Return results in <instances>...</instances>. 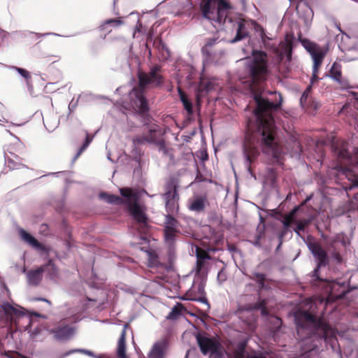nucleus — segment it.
I'll return each instance as SVG.
<instances>
[{"instance_id":"1","label":"nucleus","mask_w":358,"mask_h":358,"mask_svg":"<svg viewBox=\"0 0 358 358\" xmlns=\"http://www.w3.org/2000/svg\"><path fill=\"white\" fill-rule=\"evenodd\" d=\"M245 69L249 89L254 94L257 105L255 109V120H248L243 144L248 169L252 173L251 164L259 156L257 145H259L263 153L271 155L278 164H282V147L278 141L271 113L280 108L282 100L280 96L278 103L270 102L256 92L257 87L267 80L270 73L268 55L265 52L253 50L252 57L248 62Z\"/></svg>"},{"instance_id":"2","label":"nucleus","mask_w":358,"mask_h":358,"mask_svg":"<svg viewBox=\"0 0 358 358\" xmlns=\"http://www.w3.org/2000/svg\"><path fill=\"white\" fill-rule=\"evenodd\" d=\"M138 85L131 90L130 96L133 105L138 110V113L144 115L149 110L148 101L144 95L145 89L148 85L157 87L164 83L162 66L156 64L150 68L149 73L138 72Z\"/></svg>"},{"instance_id":"3","label":"nucleus","mask_w":358,"mask_h":358,"mask_svg":"<svg viewBox=\"0 0 358 358\" xmlns=\"http://www.w3.org/2000/svg\"><path fill=\"white\" fill-rule=\"evenodd\" d=\"M122 197L127 199L126 205L130 216L134 219L138 231L141 234L149 232V218L145 213V209L138 203V196L136 192L129 187L120 189Z\"/></svg>"},{"instance_id":"4","label":"nucleus","mask_w":358,"mask_h":358,"mask_svg":"<svg viewBox=\"0 0 358 358\" xmlns=\"http://www.w3.org/2000/svg\"><path fill=\"white\" fill-rule=\"evenodd\" d=\"M294 317L298 332L301 329H308L310 332L322 331L327 336L331 329L324 318L317 317L307 310L299 309L294 313Z\"/></svg>"},{"instance_id":"5","label":"nucleus","mask_w":358,"mask_h":358,"mask_svg":"<svg viewBox=\"0 0 358 358\" xmlns=\"http://www.w3.org/2000/svg\"><path fill=\"white\" fill-rule=\"evenodd\" d=\"M267 300L262 299L255 303H248L243 306H239L236 310V314L238 317L248 325L250 330L255 329V317L253 311L255 310H260L262 315H267L268 310L267 308Z\"/></svg>"},{"instance_id":"6","label":"nucleus","mask_w":358,"mask_h":358,"mask_svg":"<svg viewBox=\"0 0 358 358\" xmlns=\"http://www.w3.org/2000/svg\"><path fill=\"white\" fill-rule=\"evenodd\" d=\"M196 339L201 352L203 355L210 353L211 358H223L224 350L217 338H209L198 333Z\"/></svg>"},{"instance_id":"7","label":"nucleus","mask_w":358,"mask_h":358,"mask_svg":"<svg viewBox=\"0 0 358 358\" xmlns=\"http://www.w3.org/2000/svg\"><path fill=\"white\" fill-rule=\"evenodd\" d=\"M161 130L157 125L151 126L146 134L138 135L133 138L134 145L152 143L157 145L160 150L166 148L165 141L160 138Z\"/></svg>"},{"instance_id":"8","label":"nucleus","mask_w":358,"mask_h":358,"mask_svg":"<svg viewBox=\"0 0 358 358\" xmlns=\"http://www.w3.org/2000/svg\"><path fill=\"white\" fill-rule=\"evenodd\" d=\"M54 338L60 341L69 340L75 333V328L66 323V320H62L49 329Z\"/></svg>"},{"instance_id":"9","label":"nucleus","mask_w":358,"mask_h":358,"mask_svg":"<svg viewBox=\"0 0 358 358\" xmlns=\"http://www.w3.org/2000/svg\"><path fill=\"white\" fill-rule=\"evenodd\" d=\"M1 307L6 315L7 322L10 325L15 324L17 326L20 320L24 317H26L29 320V323H30V319L26 317L23 308L18 309L8 302L3 303Z\"/></svg>"},{"instance_id":"10","label":"nucleus","mask_w":358,"mask_h":358,"mask_svg":"<svg viewBox=\"0 0 358 358\" xmlns=\"http://www.w3.org/2000/svg\"><path fill=\"white\" fill-rule=\"evenodd\" d=\"M247 343L245 341L239 342L231 353L227 354L229 358H266L263 353L255 350H246Z\"/></svg>"},{"instance_id":"11","label":"nucleus","mask_w":358,"mask_h":358,"mask_svg":"<svg viewBox=\"0 0 358 358\" xmlns=\"http://www.w3.org/2000/svg\"><path fill=\"white\" fill-rule=\"evenodd\" d=\"M233 27L236 29V36L231 41V43H235L248 38L250 35L249 22L241 17H238L231 21Z\"/></svg>"},{"instance_id":"12","label":"nucleus","mask_w":358,"mask_h":358,"mask_svg":"<svg viewBox=\"0 0 358 358\" xmlns=\"http://www.w3.org/2000/svg\"><path fill=\"white\" fill-rule=\"evenodd\" d=\"M339 176H344L350 182L348 186L344 187L347 192L358 187V174H356L351 169L340 166ZM355 199L358 201V193L355 196Z\"/></svg>"},{"instance_id":"13","label":"nucleus","mask_w":358,"mask_h":358,"mask_svg":"<svg viewBox=\"0 0 358 358\" xmlns=\"http://www.w3.org/2000/svg\"><path fill=\"white\" fill-rule=\"evenodd\" d=\"M208 205L206 195H197L188 201L187 208L190 211L201 213L205 211L206 206Z\"/></svg>"},{"instance_id":"14","label":"nucleus","mask_w":358,"mask_h":358,"mask_svg":"<svg viewBox=\"0 0 358 358\" xmlns=\"http://www.w3.org/2000/svg\"><path fill=\"white\" fill-rule=\"evenodd\" d=\"M335 155L341 161H352L353 156L348 151V143L344 141H336L332 144Z\"/></svg>"},{"instance_id":"15","label":"nucleus","mask_w":358,"mask_h":358,"mask_svg":"<svg viewBox=\"0 0 358 358\" xmlns=\"http://www.w3.org/2000/svg\"><path fill=\"white\" fill-rule=\"evenodd\" d=\"M20 234L24 241H25L32 248L37 249L41 252H44L47 256H48L50 251V247H47L41 243L37 239H36L33 236H31L24 229H21L20 231Z\"/></svg>"},{"instance_id":"16","label":"nucleus","mask_w":358,"mask_h":358,"mask_svg":"<svg viewBox=\"0 0 358 358\" xmlns=\"http://www.w3.org/2000/svg\"><path fill=\"white\" fill-rule=\"evenodd\" d=\"M217 0H201L200 10L204 18L212 20L214 19L217 9Z\"/></svg>"},{"instance_id":"17","label":"nucleus","mask_w":358,"mask_h":358,"mask_svg":"<svg viewBox=\"0 0 358 358\" xmlns=\"http://www.w3.org/2000/svg\"><path fill=\"white\" fill-rule=\"evenodd\" d=\"M310 248L313 255L318 260L317 268L322 266H325L328 263L327 255L319 243H312ZM317 269L318 268L315 269L314 272L317 273Z\"/></svg>"},{"instance_id":"18","label":"nucleus","mask_w":358,"mask_h":358,"mask_svg":"<svg viewBox=\"0 0 358 358\" xmlns=\"http://www.w3.org/2000/svg\"><path fill=\"white\" fill-rule=\"evenodd\" d=\"M45 266H41L36 269L28 271L26 273L28 284L34 287L38 286L43 279V275L45 272Z\"/></svg>"},{"instance_id":"19","label":"nucleus","mask_w":358,"mask_h":358,"mask_svg":"<svg viewBox=\"0 0 358 358\" xmlns=\"http://www.w3.org/2000/svg\"><path fill=\"white\" fill-rule=\"evenodd\" d=\"M196 271L197 273L202 272L206 261L211 259L209 253L204 249L197 247L196 248Z\"/></svg>"},{"instance_id":"20","label":"nucleus","mask_w":358,"mask_h":358,"mask_svg":"<svg viewBox=\"0 0 358 358\" xmlns=\"http://www.w3.org/2000/svg\"><path fill=\"white\" fill-rule=\"evenodd\" d=\"M280 50L276 48L275 52L281 59H282L283 57H286L288 61H291L292 54V41L286 38L285 41L280 43Z\"/></svg>"},{"instance_id":"21","label":"nucleus","mask_w":358,"mask_h":358,"mask_svg":"<svg viewBox=\"0 0 358 358\" xmlns=\"http://www.w3.org/2000/svg\"><path fill=\"white\" fill-rule=\"evenodd\" d=\"M124 22L120 18H114L105 20L99 27L100 31L109 34L113 28H117L122 25Z\"/></svg>"},{"instance_id":"22","label":"nucleus","mask_w":358,"mask_h":358,"mask_svg":"<svg viewBox=\"0 0 358 358\" xmlns=\"http://www.w3.org/2000/svg\"><path fill=\"white\" fill-rule=\"evenodd\" d=\"M99 198L105 200L107 203L110 204L126 206L128 202L127 199H123L120 196L108 194L106 192H101L99 194Z\"/></svg>"},{"instance_id":"23","label":"nucleus","mask_w":358,"mask_h":358,"mask_svg":"<svg viewBox=\"0 0 358 358\" xmlns=\"http://www.w3.org/2000/svg\"><path fill=\"white\" fill-rule=\"evenodd\" d=\"M311 90L312 86L311 85H310L306 87V89L301 95V97L300 99V104L301 107L303 108H309L312 107L316 108V106L314 105L311 96H310Z\"/></svg>"},{"instance_id":"24","label":"nucleus","mask_w":358,"mask_h":358,"mask_svg":"<svg viewBox=\"0 0 358 358\" xmlns=\"http://www.w3.org/2000/svg\"><path fill=\"white\" fill-rule=\"evenodd\" d=\"M117 355L118 358H127L126 354V332L125 329L122 331L117 343Z\"/></svg>"},{"instance_id":"25","label":"nucleus","mask_w":358,"mask_h":358,"mask_svg":"<svg viewBox=\"0 0 358 358\" xmlns=\"http://www.w3.org/2000/svg\"><path fill=\"white\" fill-rule=\"evenodd\" d=\"M313 59V67L315 69V72L319 70L320 68L323 59L325 56V52L321 49V48H318L313 53L310 54Z\"/></svg>"},{"instance_id":"26","label":"nucleus","mask_w":358,"mask_h":358,"mask_svg":"<svg viewBox=\"0 0 358 358\" xmlns=\"http://www.w3.org/2000/svg\"><path fill=\"white\" fill-rule=\"evenodd\" d=\"M11 157H8L6 159L7 166L10 170L20 169L25 167L24 164L21 162L22 159L19 158L17 155H11Z\"/></svg>"},{"instance_id":"27","label":"nucleus","mask_w":358,"mask_h":358,"mask_svg":"<svg viewBox=\"0 0 358 358\" xmlns=\"http://www.w3.org/2000/svg\"><path fill=\"white\" fill-rule=\"evenodd\" d=\"M41 266H45V271L50 279L54 280L58 276V269L52 259H48V262Z\"/></svg>"},{"instance_id":"28","label":"nucleus","mask_w":358,"mask_h":358,"mask_svg":"<svg viewBox=\"0 0 358 358\" xmlns=\"http://www.w3.org/2000/svg\"><path fill=\"white\" fill-rule=\"evenodd\" d=\"M229 11L220 10L219 8L216 9L214 19L212 20L215 21L220 24H225L227 21L231 22L234 20L230 17H228V13Z\"/></svg>"},{"instance_id":"29","label":"nucleus","mask_w":358,"mask_h":358,"mask_svg":"<svg viewBox=\"0 0 358 358\" xmlns=\"http://www.w3.org/2000/svg\"><path fill=\"white\" fill-rule=\"evenodd\" d=\"M179 222L173 217V215H166L164 220V229L173 231H179Z\"/></svg>"},{"instance_id":"30","label":"nucleus","mask_w":358,"mask_h":358,"mask_svg":"<svg viewBox=\"0 0 358 358\" xmlns=\"http://www.w3.org/2000/svg\"><path fill=\"white\" fill-rule=\"evenodd\" d=\"M179 199H172L165 201V208L167 215H174L179 210Z\"/></svg>"},{"instance_id":"31","label":"nucleus","mask_w":358,"mask_h":358,"mask_svg":"<svg viewBox=\"0 0 358 358\" xmlns=\"http://www.w3.org/2000/svg\"><path fill=\"white\" fill-rule=\"evenodd\" d=\"M185 310L184 306L180 303H177L171 309V311L169 313L166 318L171 320H175L178 319L181 315L183 310Z\"/></svg>"},{"instance_id":"32","label":"nucleus","mask_w":358,"mask_h":358,"mask_svg":"<svg viewBox=\"0 0 358 358\" xmlns=\"http://www.w3.org/2000/svg\"><path fill=\"white\" fill-rule=\"evenodd\" d=\"M341 71V65L338 62H334L330 70L331 77L336 81L341 83L342 78Z\"/></svg>"},{"instance_id":"33","label":"nucleus","mask_w":358,"mask_h":358,"mask_svg":"<svg viewBox=\"0 0 358 358\" xmlns=\"http://www.w3.org/2000/svg\"><path fill=\"white\" fill-rule=\"evenodd\" d=\"M179 180L176 177H170L165 184V192H178Z\"/></svg>"},{"instance_id":"34","label":"nucleus","mask_w":358,"mask_h":358,"mask_svg":"<svg viewBox=\"0 0 358 358\" xmlns=\"http://www.w3.org/2000/svg\"><path fill=\"white\" fill-rule=\"evenodd\" d=\"M164 345L162 343H155L149 355L150 358H162Z\"/></svg>"},{"instance_id":"35","label":"nucleus","mask_w":358,"mask_h":358,"mask_svg":"<svg viewBox=\"0 0 358 358\" xmlns=\"http://www.w3.org/2000/svg\"><path fill=\"white\" fill-rule=\"evenodd\" d=\"M278 173L274 168H267L264 176L266 182L273 185L277 180Z\"/></svg>"},{"instance_id":"36","label":"nucleus","mask_w":358,"mask_h":358,"mask_svg":"<svg viewBox=\"0 0 358 358\" xmlns=\"http://www.w3.org/2000/svg\"><path fill=\"white\" fill-rule=\"evenodd\" d=\"M295 223L296 224V226L294 229V231L298 235H300V231H304L305 229L311 223V219H310V218L300 219L298 221H295Z\"/></svg>"},{"instance_id":"37","label":"nucleus","mask_w":358,"mask_h":358,"mask_svg":"<svg viewBox=\"0 0 358 358\" xmlns=\"http://www.w3.org/2000/svg\"><path fill=\"white\" fill-rule=\"evenodd\" d=\"M297 208H295L285 216L282 220V224L285 228L290 227L292 223H295V214Z\"/></svg>"},{"instance_id":"38","label":"nucleus","mask_w":358,"mask_h":358,"mask_svg":"<svg viewBox=\"0 0 358 358\" xmlns=\"http://www.w3.org/2000/svg\"><path fill=\"white\" fill-rule=\"evenodd\" d=\"M251 280H254L257 283L259 288L263 289L265 286L266 275L262 273H253L250 276Z\"/></svg>"},{"instance_id":"39","label":"nucleus","mask_w":358,"mask_h":358,"mask_svg":"<svg viewBox=\"0 0 358 358\" xmlns=\"http://www.w3.org/2000/svg\"><path fill=\"white\" fill-rule=\"evenodd\" d=\"M255 30L257 32H259V37L262 40V42L264 43L265 47L268 46V41L271 40V38H270L268 36H267L265 33L264 29L259 24L255 23Z\"/></svg>"},{"instance_id":"40","label":"nucleus","mask_w":358,"mask_h":358,"mask_svg":"<svg viewBox=\"0 0 358 358\" xmlns=\"http://www.w3.org/2000/svg\"><path fill=\"white\" fill-rule=\"evenodd\" d=\"M302 44L304 46V48H306V50L310 53V54H312L315 51H316L318 48H320V47L317 45L316 43H313L311 41H310L309 40H307V39H304L302 41Z\"/></svg>"},{"instance_id":"41","label":"nucleus","mask_w":358,"mask_h":358,"mask_svg":"<svg viewBox=\"0 0 358 358\" xmlns=\"http://www.w3.org/2000/svg\"><path fill=\"white\" fill-rule=\"evenodd\" d=\"M92 137H90V135L88 134H87L86 138H85L84 143L80 148L79 150L78 151L77 154L75 156V158H74L75 160L77 159L80 157V155L82 154V152L88 147V145L92 142Z\"/></svg>"},{"instance_id":"42","label":"nucleus","mask_w":358,"mask_h":358,"mask_svg":"<svg viewBox=\"0 0 358 358\" xmlns=\"http://www.w3.org/2000/svg\"><path fill=\"white\" fill-rule=\"evenodd\" d=\"M179 233V231H173L164 229V234L165 240L168 242H173L175 241V237L176 234Z\"/></svg>"},{"instance_id":"43","label":"nucleus","mask_w":358,"mask_h":358,"mask_svg":"<svg viewBox=\"0 0 358 358\" xmlns=\"http://www.w3.org/2000/svg\"><path fill=\"white\" fill-rule=\"evenodd\" d=\"M216 43V39L210 38L205 45L202 48L201 51L203 54H206L207 55H210V48L213 47Z\"/></svg>"},{"instance_id":"44","label":"nucleus","mask_w":358,"mask_h":358,"mask_svg":"<svg viewBox=\"0 0 358 358\" xmlns=\"http://www.w3.org/2000/svg\"><path fill=\"white\" fill-rule=\"evenodd\" d=\"M217 8L220 10L229 11L231 9V6L229 2L226 0H217Z\"/></svg>"},{"instance_id":"45","label":"nucleus","mask_w":358,"mask_h":358,"mask_svg":"<svg viewBox=\"0 0 358 358\" xmlns=\"http://www.w3.org/2000/svg\"><path fill=\"white\" fill-rule=\"evenodd\" d=\"M13 69L16 71L21 76L25 78L27 80H30L31 76L28 71L24 69H22L17 66H13Z\"/></svg>"},{"instance_id":"46","label":"nucleus","mask_w":358,"mask_h":358,"mask_svg":"<svg viewBox=\"0 0 358 358\" xmlns=\"http://www.w3.org/2000/svg\"><path fill=\"white\" fill-rule=\"evenodd\" d=\"M163 198L165 201L172 200L174 199H180V195L178 194V192H164V194H163Z\"/></svg>"},{"instance_id":"47","label":"nucleus","mask_w":358,"mask_h":358,"mask_svg":"<svg viewBox=\"0 0 358 358\" xmlns=\"http://www.w3.org/2000/svg\"><path fill=\"white\" fill-rule=\"evenodd\" d=\"M184 108L187 112L189 115H192L193 114V106L192 102L188 99L182 102Z\"/></svg>"},{"instance_id":"48","label":"nucleus","mask_w":358,"mask_h":358,"mask_svg":"<svg viewBox=\"0 0 358 358\" xmlns=\"http://www.w3.org/2000/svg\"><path fill=\"white\" fill-rule=\"evenodd\" d=\"M289 227H286L283 226L282 227V229L279 235V238H280V244H279V246L282 244V238L283 237L287 234V233L289 231Z\"/></svg>"},{"instance_id":"49","label":"nucleus","mask_w":358,"mask_h":358,"mask_svg":"<svg viewBox=\"0 0 358 358\" xmlns=\"http://www.w3.org/2000/svg\"><path fill=\"white\" fill-rule=\"evenodd\" d=\"M178 94H179V96H180V100L182 102H183L186 100H188L185 93L183 92V90L181 89V87H178Z\"/></svg>"},{"instance_id":"50","label":"nucleus","mask_w":358,"mask_h":358,"mask_svg":"<svg viewBox=\"0 0 358 358\" xmlns=\"http://www.w3.org/2000/svg\"><path fill=\"white\" fill-rule=\"evenodd\" d=\"M318 72H319V70L317 71L316 72H315V69L313 68V76H312V78H311V83H314L315 80H318Z\"/></svg>"},{"instance_id":"51","label":"nucleus","mask_w":358,"mask_h":358,"mask_svg":"<svg viewBox=\"0 0 358 358\" xmlns=\"http://www.w3.org/2000/svg\"><path fill=\"white\" fill-rule=\"evenodd\" d=\"M187 295L188 296L187 299L189 300H192V301L197 300L196 298L192 296V292L190 291L187 293Z\"/></svg>"},{"instance_id":"52","label":"nucleus","mask_w":358,"mask_h":358,"mask_svg":"<svg viewBox=\"0 0 358 358\" xmlns=\"http://www.w3.org/2000/svg\"><path fill=\"white\" fill-rule=\"evenodd\" d=\"M76 350H70L64 354V355L62 357H64L66 356H69V355L72 354L73 352H76Z\"/></svg>"},{"instance_id":"53","label":"nucleus","mask_w":358,"mask_h":358,"mask_svg":"<svg viewBox=\"0 0 358 358\" xmlns=\"http://www.w3.org/2000/svg\"><path fill=\"white\" fill-rule=\"evenodd\" d=\"M300 358H311V357L308 354L305 353V354L301 355Z\"/></svg>"},{"instance_id":"54","label":"nucleus","mask_w":358,"mask_h":358,"mask_svg":"<svg viewBox=\"0 0 358 358\" xmlns=\"http://www.w3.org/2000/svg\"><path fill=\"white\" fill-rule=\"evenodd\" d=\"M40 301H45L48 303H51L50 301H48V299H39Z\"/></svg>"},{"instance_id":"55","label":"nucleus","mask_w":358,"mask_h":358,"mask_svg":"<svg viewBox=\"0 0 358 358\" xmlns=\"http://www.w3.org/2000/svg\"><path fill=\"white\" fill-rule=\"evenodd\" d=\"M357 208H358V204H357Z\"/></svg>"}]
</instances>
